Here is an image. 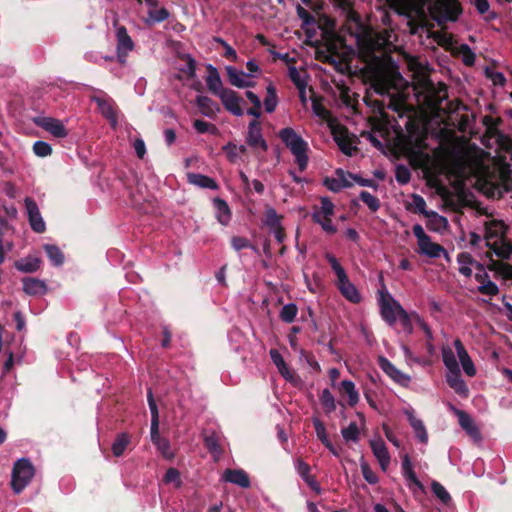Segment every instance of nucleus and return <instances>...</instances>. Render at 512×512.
<instances>
[{"instance_id": "obj_1", "label": "nucleus", "mask_w": 512, "mask_h": 512, "mask_svg": "<svg viewBox=\"0 0 512 512\" xmlns=\"http://www.w3.org/2000/svg\"><path fill=\"white\" fill-rule=\"evenodd\" d=\"M356 44L359 50V57L366 64L377 65L382 61L384 39L374 35L369 28L357 34Z\"/></svg>"}, {"instance_id": "obj_2", "label": "nucleus", "mask_w": 512, "mask_h": 512, "mask_svg": "<svg viewBox=\"0 0 512 512\" xmlns=\"http://www.w3.org/2000/svg\"><path fill=\"white\" fill-rule=\"evenodd\" d=\"M278 136L294 155L299 170L303 172L307 168L309 161L307 154L309 150L308 143L291 127L281 129Z\"/></svg>"}, {"instance_id": "obj_3", "label": "nucleus", "mask_w": 512, "mask_h": 512, "mask_svg": "<svg viewBox=\"0 0 512 512\" xmlns=\"http://www.w3.org/2000/svg\"><path fill=\"white\" fill-rule=\"evenodd\" d=\"M461 13L459 0H435L430 6V14L439 26L457 21Z\"/></svg>"}, {"instance_id": "obj_4", "label": "nucleus", "mask_w": 512, "mask_h": 512, "mask_svg": "<svg viewBox=\"0 0 512 512\" xmlns=\"http://www.w3.org/2000/svg\"><path fill=\"white\" fill-rule=\"evenodd\" d=\"M491 226L495 227H504V223L502 221H492L490 223H486V246L491 249L499 258L502 259H509L512 255V243L508 240H506L505 236L502 235L500 238L501 244H498V242H491L490 240L492 238L498 237V231L492 230Z\"/></svg>"}, {"instance_id": "obj_5", "label": "nucleus", "mask_w": 512, "mask_h": 512, "mask_svg": "<svg viewBox=\"0 0 512 512\" xmlns=\"http://www.w3.org/2000/svg\"><path fill=\"white\" fill-rule=\"evenodd\" d=\"M34 476V467L30 460L21 458L13 466L11 486L15 493L19 494Z\"/></svg>"}, {"instance_id": "obj_6", "label": "nucleus", "mask_w": 512, "mask_h": 512, "mask_svg": "<svg viewBox=\"0 0 512 512\" xmlns=\"http://www.w3.org/2000/svg\"><path fill=\"white\" fill-rule=\"evenodd\" d=\"M334 141L337 143L341 152L347 156H352L358 151V148L353 145L355 143V136L350 137L347 127L343 125L336 126L332 129Z\"/></svg>"}, {"instance_id": "obj_7", "label": "nucleus", "mask_w": 512, "mask_h": 512, "mask_svg": "<svg viewBox=\"0 0 512 512\" xmlns=\"http://www.w3.org/2000/svg\"><path fill=\"white\" fill-rule=\"evenodd\" d=\"M219 98L226 111L237 117L243 116L244 110L241 105L245 101L236 91L228 88Z\"/></svg>"}, {"instance_id": "obj_8", "label": "nucleus", "mask_w": 512, "mask_h": 512, "mask_svg": "<svg viewBox=\"0 0 512 512\" xmlns=\"http://www.w3.org/2000/svg\"><path fill=\"white\" fill-rule=\"evenodd\" d=\"M25 207L28 215V220L32 230L36 233H43L46 230L45 222L41 216L36 201L30 197L25 198Z\"/></svg>"}, {"instance_id": "obj_9", "label": "nucleus", "mask_w": 512, "mask_h": 512, "mask_svg": "<svg viewBox=\"0 0 512 512\" xmlns=\"http://www.w3.org/2000/svg\"><path fill=\"white\" fill-rule=\"evenodd\" d=\"M34 123L56 138H65L68 135L67 129L58 119L52 117H36L34 118Z\"/></svg>"}, {"instance_id": "obj_10", "label": "nucleus", "mask_w": 512, "mask_h": 512, "mask_svg": "<svg viewBox=\"0 0 512 512\" xmlns=\"http://www.w3.org/2000/svg\"><path fill=\"white\" fill-rule=\"evenodd\" d=\"M397 304L398 301L393 299L389 294L386 296L381 293L380 312L382 319L389 325L393 326L398 318Z\"/></svg>"}, {"instance_id": "obj_11", "label": "nucleus", "mask_w": 512, "mask_h": 512, "mask_svg": "<svg viewBox=\"0 0 512 512\" xmlns=\"http://www.w3.org/2000/svg\"><path fill=\"white\" fill-rule=\"evenodd\" d=\"M246 143L252 148L259 147L264 152L268 150V144L262 135L261 123L256 119L252 120L248 125Z\"/></svg>"}, {"instance_id": "obj_12", "label": "nucleus", "mask_w": 512, "mask_h": 512, "mask_svg": "<svg viewBox=\"0 0 512 512\" xmlns=\"http://www.w3.org/2000/svg\"><path fill=\"white\" fill-rule=\"evenodd\" d=\"M116 38L118 60L121 63H125L128 53L134 49V42L128 35L125 26H119L117 28Z\"/></svg>"}, {"instance_id": "obj_13", "label": "nucleus", "mask_w": 512, "mask_h": 512, "mask_svg": "<svg viewBox=\"0 0 512 512\" xmlns=\"http://www.w3.org/2000/svg\"><path fill=\"white\" fill-rule=\"evenodd\" d=\"M208 75L205 78L208 90L215 96L219 97L223 91H226L228 88L223 87V82L221 80L220 74L216 67L211 64L206 66Z\"/></svg>"}, {"instance_id": "obj_14", "label": "nucleus", "mask_w": 512, "mask_h": 512, "mask_svg": "<svg viewBox=\"0 0 512 512\" xmlns=\"http://www.w3.org/2000/svg\"><path fill=\"white\" fill-rule=\"evenodd\" d=\"M387 3L396 13L407 17L420 11L419 0H387Z\"/></svg>"}, {"instance_id": "obj_15", "label": "nucleus", "mask_w": 512, "mask_h": 512, "mask_svg": "<svg viewBox=\"0 0 512 512\" xmlns=\"http://www.w3.org/2000/svg\"><path fill=\"white\" fill-rule=\"evenodd\" d=\"M370 447L381 469L386 471L390 464V455L385 442L381 438L370 440Z\"/></svg>"}, {"instance_id": "obj_16", "label": "nucleus", "mask_w": 512, "mask_h": 512, "mask_svg": "<svg viewBox=\"0 0 512 512\" xmlns=\"http://www.w3.org/2000/svg\"><path fill=\"white\" fill-rule=\"evenodd\" d=\"M378 364L380 368L395 382L405 385L410 381V377L397 369L387 358L380 356Z\"/></svg>"}, {"instance_id": "obj_17", "label": "nucleus", "mask_w": 512, "mask_h": 512, "mask_svg": "<svg viewBox=\"0 0 512 512\" xmlns=\"http://www.w3.org/2000/svg\"><path fill=\"white\" fill-rule=\"evenodd\" d=\"M446 382L457 395L462 398H468L469 388L465 381L462 379L461 370L448 372L446 375Z\"/></svg>"}, {"instance_id": "obj_18", "label": "nucleus", "mask_w": 512, "mask_h": 512, "mask_svg": "<svg viewBox=\"0 0 512 512\" xmlns=\"http://www.w3.org/2000/svg\"><path fill=\"white\" fill-rule=\"evenodd\" d=\"M222 477L225 482L238 485L244 489L251 486L250 478L243 469H226Z\"/></svg>"}, {"instance_id": "obj_19", "label": "nucleus", "mask_w": 512, "mask_h": 512, "mask_svg": "<svg viewBox=\"0 0 512 512\" xmlns=\"http://www.w3.org/2000/svg\"><path fill=\"white\" fill-rule=\"evenodd\" d=\"M454 346L458 355V358L461 362L462 368L466 375L473 377L476 374V368L472 359L470 358L467 350L465 349L462 341L460 339L454 340Z\"/></svg>"}, {"instance_id": "obj_20", "label": "nucleus", "mask_w": 512, "mask_h": 512, "mask_svg": "<svg viewBox=\"0 0 512 512\" xmlns=\"http://www.w3.org/2000/svg\"><path fill=\"white\" fill-rule=\"evenodd\" d=\"M199 111L206 117L215 118L220 112L219 105L208 96L199 95L195 99Z\"/></svg>"}, {"instance_id": "obj_21", "label": "nucleus", "mask_w": 512, "mask_h": 512, "mask_svg": "<svg viewBox=\"0 0 512 512\" xmlns=\"http://www.w3.org/2000/svg\"><path fill=\"white\" fill-rule=\"evenodd\" d=\"M404 414L407 417V420L415 432L416 437L422 443H427L428 441V433L426 431L425 425L422 420L417 419L414 415V411L412 409H406Z\"/></svg>"}, {"instance_id": "obj_22", "label": "nucleus", "mask_w": 512, "mask_h": 512, "mask_svg": "<svg viewBox=\"0 0 512 512\" xmlns=\"http://www.w3.org/2000/svg\"><path fill=\"white\" fill-rule=\"evenodd\" d=\"M22 283L23 291L28 295H43L47 292L46 283L38 278L24 277Z\"/></svg>"}, {"instance_id": "obj_23", "label": "nucleus", "mask_w": 512, "mask_h": 512, "mask_svg": "<svg viewBox=\"0 0 512 512\" xmlns=\"http://www.w3.org/2000/svg\"><path fill=\"white\" fill-rule=\"evenodd\" d=\"M346 26L348 32L355 37H357L358 33H361L367 29V27L362 22L360 15L355 10H353V8L347 10Z\"/></svg>"}, {"instance_id": "obj_24", "label": "nucleus", "mask_w": 512, "mask_h": 512, "mask_svg": "<svg viewBox=\"0 0 512 512\" xmlns=\"http://www.w3.org/2000/svg\"><path fill=\"white\" fill-rule=\"evenodd\" d=\"M336 285L342 296L348 301L352 303H359L361 301V295L349 278L343 280V282H337Z\"/></svg>"}, {"instance_id": "obj_25", "label": "nucleus", "mask_w": 512, "mask_h": 512, "mask_svg": "<svg viewBox=\"0 0 512 512\" xmlns=\"http://www.w3.org/2000/svg\"><path fill=\"white\" fill-rule=\"evenodd\" d=\"M419 251L430 258H439L441 254L447 256L445 248L438 243L432 242L430 237L419 245Z\"/></svg>"}, {"instance_id": "obj_26", "label": "nucleus", "mask_w": 512, "mask_h": 512, "mask_svg": "<svg viewBox=\"0 0 512 512\" xmlns=\"http://www.w3.org/2000/svg\"><path fill=\"white\" fill-rule=\"evenodd\" d=\"M269 354L281 376H283L287 381H292L294 373L289 369L280 352L277 349H271Z\"/></svg>"}, {"instance_id": "obj_27", "label": "nucleus", "mask_w": 512, "mask_h": 512, "mask_svg": "<svg viewBox=\"0 0 512 512\" xmlns=\"http://www.w3.org/2000/svg\"><path fill=\"white\" fill-rule=\"evenodd\" d=\"M188 182L196 185L200 188H208L211 190H217L219 188L218 183L211 177L199 174V173H188Z\"/></svg>"}, {"instance_id": "obj_28", "label": "nucleus", "mask_w": 512, "mask_h": 512, "mask_svg": "<svg viewBox=\"0 0 512 512\" xmlns=\"http://www.w3.org/2000/svg\"><path fill=\"white\" fill-rule=\"evenodd\" d=\"M402 473L405 479L408 481L409 485L413 484L418 488H423L422 483L416 476V473L413 470V465L411 459L408 454H404L402 457Z\"/></svg>"}, {"instance_id": "obj_29", "label": "nucleus", "mask_w": 512, "mask_h": 512, "mask_svg": "<svg viewBox=\"0 0 512 512\" xmlns=\"http://www.w3.org/2000/svg\"><path fill=\"white\" fill-rule=\"evenodd\" d=\"M454 411L458 416L459 425L462 427V429L465 430L471 437H478L480 432L474 424L472 418L465 411L458 409H454Z\"/></svg>"}, {"instance_id": "obj_30", "label": "nucleus", "mask_w": 512, "mask_h": 512, "mask_svg": "<svg viewBox=\"0 0 512 512\" xmlns=\"http://www.w3.org/2000/svg\"><path fill=\"white\" fill-rule=\"evenodd\" d=\"M14 265L18 271L24 273H34L39 270L41 259L38 257L27 256L17 260Z\"/></svg>"}, {"instance_id": "obj_31", "label": "nucleus", "mask_w": 512, "mask_h": 512, "mask_svg": "<svg viewBox=\"0 0 512 512\" xmlns=\"http://www.w3.org/2000/svg\"><path fill=\"white\" fill-rule=\"evenodd\" d=\"M91 100L94 101L99 109L101 110V113L105 118L108 120H113L116 122V112L113 107V101L110 98H102L98 96H92Z\"/></svg>"}, {"instance_id": "obj_32", "label": "nucleus", "mask_w": 512, "mask_h": 512, "mask_svg": "<svg viewBox=\"0 0 512 512\" xmlns=\"http://www.w3.org/2000/svg\"><path fill=\"white\" fill-rule=\"evenodd\" d=\"M426 218V226L430 231L442 232L448 227V220L435 211H430Z\"/></svg>"}, {"instance_id": "obj_33", "label": "nucleus", "mask_w": 512, "mask_h": 512, "mask_svg": "<svg viewBox=\"0 0 512 512\" xmlns=\"http://www.w3.org/2000/svg\"><path fill=\"white\" fill-rule=\"evenodd\" d=\"M214 206L217 210V220L218 222L223 225L227 226L231 220V210L227 204V202L221 198H215L214 199Z\"/></svg>"}, {"instance_id": "obj_34", "label": "nucleus", "mask_w": 512, "mask_h": 512, "mask_svg": "<svg viewBox=\"0 0 512 512\" xmlns=\"http://www.w3.org/2000/svg\"><path fill=\"white\" fill-rule=\"evenodd\" d=\"M226 73L228 76V81L231 85L237 87V88H246V80L245 77H249L248 74H246L243 71H238L236 68L232 66L226 67Z\"/></svg>"}, {"instance_id": "obj_35", "label": "nucleus", "mask_w": 512, "mask_h": 512, "mask_svg": "<svg viewBox=\"0 0 512 512\" xmlns=\"http://www.w3.org/2000/svg\"><path fill=\"white\" fill-rule=\"evenodd\" d=\"M203 441L208 451L216 458L220 457L223 454L224 450L219 443V436L217 435L216 432H212L209 435H205Z\"/></svg>"}, {"instance_id": "obj_36", "label": "nucleus", "mask_w": 512, "mask_h": 512, "mask_svg": "<svg viewBox=\"0 0 512 512\" xmlns=\"http://www.w3.org/2000/svg\"><path fill=\"white\" fill-rule=\"evenodd\" d=\"M131 436L124 432L116 436L112 444V453L115 457H120L124 454L126 448L130 444Z\"/></svg>"}, {"instance_id": "obj_37", "label": "nucleus", "mask_w": 512, "mask_h": 512, "mask_svg": "<svg viewBox=\"0 0 512 512\" xmlns=\"http://www.w3.org/2000/svg\"><path fill=\"white\" fill-rule=\"evenodd\" d=\"M267 94L264 99V107L267 113H272L275 111L278 105V96L276 92L275 86L270 83L266 88Z\"/></svg>"}, {"instance_id": "obj_38", "label": "nucleus", "mask_w": 512, "mask_h": 512, "mask_svg": "<svg viewBox=\"0 0 512 512\" xmlns=\"http://www.w3.org/2000/svg\"><path fill=\"white\" fill-rule=\"evenodd\" d=\"M442 359L443 363L448 369V372H455L460 370L459 364L456 360L454 352L449 346L442 347Z\"/></svg>"}, {"instance_id": "obj_39", "label": "nucleus", "mask_w": 512, "mask_h": 512, "mask_svg": "<svg viewBox=\"0 0 512 512\" xmlns=\"http://www.w3.org/2000/svg\"><path fill=\"white\" fill-rule=\"evenodd\" d=\"M342 391L348 396V404L354 407L359 401V393L355 388V384L351 380H343L341 382Z\"/></svg>"}, {"instance_id": "obj_40", "label": "nucleus", "mask_w": 512, "mask_h": 512, "mask_svg": "<svg viewBox=\"0 0 512 512\" xmlns=\"http://www.w3.org/2000/svg\"><path fill=\"white\" fill-rule=\"evenodd\" d=\"M245 96L251 102L252 106L248 108L246 112L257 120L261 116V100L254 92L249 90L245 92Z\"/></svg>"}, {"instance_id": "obj_41", "label": "nucleus", "mask_w": 512, "mask_h": 512, "mask_svg": "<svg viewBox=\"0 0 512 512\" xmlns=\"http://www.w3.org/2000/svg\"><path fill=\"white\" fill-rule=\"evenodd\" d=\"M331 217L332 216H323L319 213H312V221L314 223L319 224L328 234H335L337 228L333 225Z\"/></svg>"}, {"instance_id": "obj_42", "label": "nucleus", "mask_w": 512, "mask_h": 512, "mask_svg": "<svg viewBox=\"0 0 512 512\" xmlns=\"http://www.w3.org/2000/svg\"><path fill=\"white\" fill-rule=\"evenodd\" d=\"M44 250L53 265L60 266L63 264L64 255L58 246L53 244H46L44 245Z\"/></svg>"}, {"instance_id": "obj_43", "label": "nucleus", "mask_w": 512, "mask_h": 512, "mask_svg": "<svg viewBox=\"0 0 512 512\" xmlns=\"http://www.w3.org/2000/svg\"><path fill=\"white\" fill-rule=\"evenodd\" d=\"M152 443L165 459L171 460L174 458V452L171 450L170 441L167 438L160 437L153 440Z\"/></svg>"}, {"instance_id": "obj_44", "label": "nucleus", "mask_w": 512, "mask_h": 512, "mask_svg": "<svg viewBox=\"0 0 512 512\" xmlns=\"http://www.w3.org/2000/svg\"><path fill=\"white\" fill-rule=\"evenodd\" d=\"M396 308H397V311H398L399 322H400V324L402 326L403 331L406 332L409 335L412 334L413 333V325H412V322H411L410 315L401 306V304H397Z\"/></svg>"}, {"instance_id": "obj_45", "label": "nucleus", "mask_w": 512, "mask_h": 512, "mask_svg": "<svg viewBox=\"0 0 512 512\" xmlns=\"http://www.w3.org/2000/svg\"><path fill=\"white\" fill-rule=\"evenodd\" d=\"M326 259L337 276V282H343V280L348 279L346 271L334 255L328 253L326 254Z\"/></svg>"}, {"instance_id": "obj_46", "label": "nucleus", "mask_w": 512, "mask_h": 512, "mask_svg": "<svg viewBox=\"0 0 512 512\" xmlns=\"http://www.w3.org/2000/svg\"><path fill=\"white\" fill-rule=\"evenodd\" d=\"M320 402L327 414L336 410L335 398L329 389H324L322 391V394L320 395Z\"/></svg>"}, {"instance_id": "obj_47", "label": "nucleus", "mask_w": 512, "mask_h": 512, "mask_svg": "<svg viewBox=\"0 0 512 512\" xmlns=\"http://www.w3.org/2000/svg\"><path fill=\"white\" fill-rule=\"evenodd\" d=\"M432 492L435 494V496L445 505L449 504L451 502V496L448 493V491L445 489V487L437 482L433 481L431 484Z\"/></svg>"}, {"instance_id": "obj_48", "label": "nucleus", "mask_w": 512, "mask_h": 512, "mask_svg": "<svg viewBox=\"0 0 512 512\" xmlns=\"http://www.w3.org/2000/svg\"><path fill=\"white\" fill-rule=\"evenodd\" d=\"M181 60L186 62V66L181 68V72L186 74L188 78H194L196 76V61L190 54L179 55Z\"/></svg>"}, {"instance_id": "obj_49", "label": "nucleus", "mask_w": 512, "mask_h": 512, "mask_svg": "<svg viewBox=\"0 0 512 512\" xmlns=\"http://www.w3.org/2000/svg\"><path fill=\"white\" fill-rule=\"evenodd\" d=\"M417 318L419 320L420 327H421V329L423 330V332L425 333V336H426L425 347H426L427 353L429 354V356H433L435 354V347L432 344V340H433L432 330H431V328L428 326V324L426 322L421 320L418 316H417Z\"/></svg>"}, {"instance_id": "obj_50", "label": "nucleus", "mask_w": 512, "mask_h": 512, "mask_svg": "<svg viewBox=\"0 0 512 512\" xmlns=\"http://www.w3.org/2000/svg\"><path fill=\"white\" fill-rule=\"evenodd\" d=\"M298 308L295 304L289 303L284 305L280 311V319L286 323H292L297 315Z\"/></svg>"}, {"instance_id": "obj_51", "label": "nucleus", "mask_w": 512, "mask_h": 512, "mask_svg": "<svg viewBox=\"0 0 512 512\" xmlns=\"http://www.w3.org/2000/svg\"><path fill=\"white\" fill-rule=\"evenodd\" d=\"M359 198L368 206L372 212H376L380 208V200L369 193L368 191H361Z\"/></svg>"}, {"instance_id": "obj_52", "label": "nucleus", "mask_w": 512, "mask_h": 512, "mask_svg": "<svg viewBox=\"0 0 512 512\" xmlns=\"http://www.w3.org/2000/svg\"><path fill=\"white\" fill-rule=\"evenodd\" d=\"M341 434H342L343 438L345 439V441L357 442L359 440L360 432H359L357 424L355 422H351L348 425V427L343 428L341 430Z\"/></svg>"}, {"instance_id": "obj_53", "label": "nucleus", "mask_w": 512, "mask_h": 512, "mask_svg": "<svg viewBox=\"0 0 512 512\" xmlns=\"http://www.w3.org/2000/svg\"><path fill=\"white\" fill-rule=\"evenodd\" d=\"M33 152L38 157H47L52 154V147L45 141H36L33 144Z\"/></svg>"}, {"instance_id": "obj_54", "label": "nucleus", "mask_w": 512, "mask_h": 512, "mask_svg": "<svg viewBox=\"0 0 512 512\" xmlns=\"http://www.w3.org/2000/svg\"><path fill=\"white\" fill-rule=\"evenodd\" d=\"M395 178L396 181L401 185L408 184L411 179V172L409 168L405 165H398L395 170Z\"/></svg>"}, {"instance_id": "obj_55", "label": "nucleus", "mask_w": 512, "mask_h": 512, "mask_svg": "<svg viewBox=\"0 0 512 512\" xmlns=\"http://www.w3.org/2000/svg\"><path fill=\"white\" fill-rule=\"evenodd\" d=\"M281 216H279L274 208H267L265 211V224L272 229L281 226Z\"/></svg>"}, {"instance_id": "obj_56", "label": "nucleus", "mask_w": 512, "mask_h": 512, "mask_svg": "<svg viewBox=\"0 0 512 512\" xmlns=\"http://www.w3.org/2000/svg\"><path fill=\"white\" fill-rule=\"evenodd\" d=\"M193 126L196 129V131L201 134L207 132H210L212 134L218 133V128L214 124L208 123L200 119L195 120Z\"/></svg>"}, {"instance_id": "obj_57", "label": "nucleus", "mask_w": 512, "mask_h": 512, "mask_svg": "<svg viewBox=\"0 0 512 512\" xmlns=\"http://www.w3.org/2000/svg\"><path fill=\"white\" fill-rule=\"evenodd\" d=\"M334 209L335 205L333 204V202L327 197H322L320 209L314 211L313 213H319L323 216H333Z\"/></svg>"}, {"instance_id": "obj_58", "label": "nucleus", "mask_w": 512, "mask_h": 512, "mask_svg": "<svg viewBox=\"0 0 512 512\" xmlns=\"http://www.w3.org/2000/svg\"><path fill=\"white\" fill-rule=\"evenodd\" d=\"M313 426H314L316 435H317L318 439L322 442V444H325L326 442H328L329 438L327 436L326 427H325L324 423L320 419L314 418Z\"/></svg>"}, {"instance_id": "obj_59", "label": "nucleus", "mask_w": 512, "mask_h": 512, "mask_svg": "<svg viewBox=\"0 0 512 512\" xmlns=\"http://www.w3.org/2000/svg\"><path fill=\"white\" fill-rule=\"evenodd\" d=\"M222 150L226 153V156L231 163H236L238 160V146L233 142H228L222 147Z\"/></svg>"}, {"instance_id": "obj_60", "label": "nucleus", "mask_w": 512, "mask_h": 512, "mask_svg": "<svg viewBox=\"0 0 512 512\" xmlns=\"http://www.w3.org/2000/svg\"><path fill=\"white\" fill-rule=\"evenodd\" d=\"M296 12L303 25L308 26L316 23L315 17L299 4L296 7Z\"/></svg>"}, {"instance_id": "obj_61", "label": "nucleus", "mask_w": 512, "mask_h": 512, "mask_svg": "<svg viewBox=\"0 0 512 512\" xmlns=\"http://www.w3.org/2000/svg\"><path fill=\"white\" fill-rule=\"evenodd\" d=\"M412 205L414 206L416 212L424 215L425 217L430 212V211L426 210V202L421 195H418V194L412 195Z\"/></svg>"}, {"instance_id": "obj_62", "label": "nucleus", "mask_w": 512, "mask_h": 512, "mask_svg": "<svg viewBox=\"0 0 512 512\" xmlns=\"http://www.w3.org/2000/svg\"><path fill=\"white\" fill-rule=\"evenodd\" d=\"M478 291L483 295L496 296L499 293L498 286L491 280L478 287Z\"/></svg>"}, {"instance_id": "obj_63", "label": "nucleus", "mask_w": 512, "mask_h": 512, "mask_svg": "<svg viewBox=\"0 0 512 512\" xmlns=\"http://www.w3.org/2000/svg\"><path fill=\"white\" fill-rule=\"evenodd\" d=\"M361 471L364 479L369 484H376L378 483L379 479L375 472L370 468V466L366 462L361 463Z\"/></svg>"}, {"instance_id": "obj_64", "label": "nucleus", "mask_w": 512, "mask_h": 512, "mask_svg": "<svg viewBox=\"0 0 512 512\" xmlns=\"http://www.w3.org/2000/svg\"><path fill=\"white\" fill-rule=\"evenodd\" d=\"M231 246H232V248L234 250L240 251L242 249H246V248L252 247V244L245 237L234 236V237L231 238Z\"/></svg>"}]
</instances>
